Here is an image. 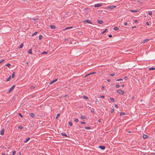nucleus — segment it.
<instances>
[{
    "label": "nucleus",
    "instance_id": "57",
    "mask_svg": "<svg viewBox=\"0 0 155 155\" xmlns=\"http://www.w3.org/2000/svg\"><path fill=\"white\" fill-rule=\"evenodd\" d=\"M127 78V77H125L124 78V79L125 80H126Z\"/></svg>",
    "mask_w": 155,
    "mask_h": 155
},
{
    "label": "nucleus",
    "instance_id": "51",
    "mask_svg": "<svg viewBox=\"0 0 155 155\" xmlns=\"http://www.w3.org/2000/svg\"><path fill=\"white\" fill-rule=\"evenodd\" d=\"M104 88V86H102L101 88V90H103Z\"/></svg>",
    "mask_w": 155,
    "mask_h": 155
},
{
    "label": "nucleus",
    "instance_id": "17",
    "mask_svg": "<svg viewBox=\"0 0 155 155\" xmlns=\"http://www.w3.org/2000/svg\"><path fill=\"white\" fill-rule=\"evenodd\" d=\"M149 39H146L143 41V43H145L147 42V41H149Z\"/></svg>",
    "mask_w": 155,
    "mask_h": 155
},
{
    "label": "nucleus",
    "instance_id": "38",
    "mask_svg": "<svg viewBox=\"0 0 155 155\" xmlns=\"http://www.w3.org/2000/svg\"><path fill=\"white\" fill-rule=\"evenodd\" d=\"M114 109H112L110 111V112H111V113H113V112H114Z\"/></svg>",
    "mask_w": 155,
    "mask_h": 155
},
{
    "label": "nucleus",
    "instance_id": "34",
    "mask_svg": "<svg viewBox=\"0 0 155 155\" xmlns=\"http://www.w3.org/2000/svg\"><path fill=\"white\" fill-rule=\"evenodd\" d=\"M115 75V73H112V74H110V76H114V75Z\"/></svg>",
    "mask_w": 155,
    "mask_h": 155
},
{
    "label": "nucleus",
    "instance_id": "62",
    "mask_svg": "<svg viewBox=\"0 0 155 155\" xmlns=\"http://www.w3.org/2000/svg\"><path fill=\"white\" fill-rule=\"evenodd\" d=\"M70 29V28H69V27H67V28H66L65 29V30H67V29Z\"/></svg>",
    "mask_w": 155,
    "mask_h": 155
},
{
    "label": "nucleus",
    "instance_id": "2",
    "mask_svg": "<svg viewBox=\"0 0 155 155\" xmlns=\"http://www.w3.org/2000/svg\"><path fill=\"white\" fill-rule=\"evenodd\" d=\"M15 86V85H13L10 88V89L9 90V91L7 92V93H9L11 92L12 90L14 89Z\"/></svg>",
    "mask_w": 155,
    "mask_h": 155
},
{
    "label": "nucleus",
    "instance_id": "5",
    "mask_svg": "<svg viewBox=\"0 0 155 155\" xmlns=\"http://www.w3.org/2000/svg\"><path fill=\"white\" fill-rule=\"evenodd\" d=\"M102 5L101 4H95L94 5V7H97L101 6Z\"/></svg>",
    "mask_w": 155,
    "mask_h": 155
},
{
    "label": "nucleus",
    "instance_id": "22",
    "mask_svg": "<svg viewBox=\"0 0 155 155\" xmlns=\"http://www.w3.org/2000/svg\"><path fill=\"white\" fill-rule=\"evenodd\" d=\"M110 100L112 101V102H114V101H115V100L113 98H112V97H110Z\"/></svg>",
    "mask_w": 155,
    "mask_h": 155
},
{
    "label": "nucleus",
    "instance_id": "29",
    "mask_svg": "<svg viewBox=\"0 0 155 155\" xmlns=\"http://www.w3.org/2000/svg\"><path fill=\"white\" fill-rule=\"evenodd\" d=\"M125 114H126L125 113L121 112L120 114V115L121 116L122 115H125Z\"/></svg>",
    "mask_w": 155,
    "mask_h": 155
},
{
    "label": "nucleus",
    "instance_id": "47",
    "mask_svg": "<svg viewBox=\"0 0 155 155\" xmlns=\"http://www.w3.org/2000/svg\"><path fill=\"white\" fill-rule=\"evenodd\" d=\"M148 14L150 15H152V12H149V13H148Z\"/></svg>",
    "mask_w": 155,
    "mask_h": 155
},
{
    "label": "nucleus",
    "instance_id": "7",
    "mask_svg": "<svg viewBox=\"0 0 155 155\" xmlns=\"http://www.w3.org/2000/svg\"><path fill=\"white\" fill-rule=\"evenodd\" d=\"M85 22H86L87 23H89L90 24H92V22L90 20H86L84 21Z\"/></svg>",
    "mask_w": 155,
    "mask_h": 155
},
{
    "label": "nucleus",
    "instance_id": "19",
    "mask_svg": "<svg viewBox=\"0 0 155 155\" xmlns=\"http://www.w3.org/2000/svg\"><path fill=\"white\" fill-rule=\"evenodd\" d=\"M60 115V114L58 113V114H57L56 115V119H57L58 118Z\"/></svg>",
    "mask_w": 155,
    "mask_h": 155
},
{
    "label": "nucleus",
    "instance_id": "28",
    "mask_svg": "<svg viewBox=\"0 0 155 155\" xmlns=\"http://www.w3.org/2000/svg\"><path fill=\"white\" fill-rule=\"evenodd\" d=\"M68 124L71 126H72L73 125V123L71 121H69L68 122Z\"/></svg>",
    "mask_w": 155,
    "mask_h": 155
},
{
    "label": "nucleus",
    "instance_id": "53",
    "mask_svg": "<svg viewBox=\"0 0 155 155\" xmlns=\"http://www.w3.org/2000/svg\"><path fill=\"white\" fill-rule=\"evenodd\" d=\"M108 37L110 38H111L112 37V35H108Z\"/></svg>",
    "mask_w": 155,
    "mask_h": 155
},
{
    "label": "nucleus",
    "instance_id": "8",
    "mask_svg": "<svg viewBox=\"0 0 155 155\" xmlns=\"http://www.w3.org/2000/svg\"><path fill=\"white\" fill-rule=\"evenodd\" d=\"M148 135L146 134H144L143 135V137L144 139H145L148 137Z\"/></svg>",
    "mask_w": 155,
    "mask_h": 155
},
{
    "label": "nucleus",
    "instance_id": "48",
    "mask_svg": "<svg viewBox=\"0 0 155 155\" xmlns=\"http://www.w3.org/2000/svg\"><path fill=\"white\" fill-rule=\"evenodd\" d=\"M35 86H32L31 87V89H35Z\"/></svg>",
    "mask_w": 155,
    "mask_h": 155
},
{
    "label": "nucleus",
    "instance_id": "25",
    "mask_svg": "<svg viewBox=\"0 0 155 155\" xmlns=\"http://www.w3.org/2000/svg\"><path fill=\"white\" fill-rule=\"evenodd\" d=\"M23 46V43H21L19 47V48H22Z\"/></svg>",
    "mask_w": 155,
    "mask_h": 155
},
{
    "label": "nucleus",
    "instance_id": "21",
    "mask_svg": "<svg viewBox=\"0 0 155 155\" xmlns=\"http://www.w3.org/2000/svg\"><path fill=\"white\" fill-rule=\"evenodd\" d=\"M15 72H13L12 73V78H14L15 76Z\"/></svg>",
    "mask_w": 155,
    "mask_h": 155
},
{
    "label": "nucleus",
    "instance_id": "58",
    "mask_svg": "<svg viewBox=\"0 0 155 155\" xmlns=\"http://www.w3.org/2000/svg\"><path fill=\"white\" fill-rule=\"evenodd\" d=\"M91 112H92V113H94V111L92 110H91Z\"/></svg>",
    "mask_w": 155,
    "mask_h": 155
},
{
    "label": "nucleus",
    "instance_id": "41",
    "mask_svg": "<svg viewBox=\"0 0 155 155\" xmlns=\"http://www.w3.org/2000/svg\"><path fill=\"white\" fill-rule=\"evenodd\" d=\"M18 115L20 116L21 117H23V116L22 115V114H21L20 113H19L18 114Z\"/></svg>",
    "mask_w": 155,
    "mask_h": 155
},
{
    "label": "nucleus",
    "instance_id": "9",
    "mask_svg": "<svg viewBox=\"0 0 155 155\" xmlns=\"http://www.w3.org/2000/svg\"><path fill=\"white\" fill-rule=\"evenodd\" d=\"M95 73H96V72H92V73H90L87 74V75H86L85 76V77H86L88 75H91V74H95Z\"/></svg>",
    "mask_w": 155,
    "mask_h": 155
},
{
    "label": "nucleus",
    "instance_id": "32",
    "mask_svg": "<svg viewBox=\"0 0 155 155\" xmlns=\"http://www.w3.org/2000/svg\"><path fill=\"white\" fill-rule=\"evenodd\" d=\"M11 64H6L5 65V66L8 67H9L10 66H11Z\"/></svg>",
    "mask_w": 155,
    "mask_h": 155
},
{
    "label": "nucleus",
    "instance_id": "63",
    "mask_svg": "<svg viewBox=\"0 0 155 155\" xmlns=\"http://www.w3.org/2000/svg\"><path fill=\"white\" fill-rule=\"evenodd\" d=\"M122 87H124V84H122Z\"/></svg>",
    "mask_w": 155,
    "mask_h": 155
},
{
    "label": "nucleus",
    "instance_id": "40",
    "mask_svg": "<svg viewBox=\"0 0 155 155\" xmlns=\"http://www.w3.org/2000/svg\"><path fill=\"white\" fill-rule=\"evenodd\" d=\"M107 29H106L102 33V34H103L105 32L107 31Z\"/></svg>",
    "mask_w": 155,
    "mask_h": 155
},
{
    "label": "nucleus",
    "instance_id": "54",
    "mask_svg": "<svg viewBox=\"0 0 155 155\" xmlns=\"http://www.w3.org/2000/svg\"><path fill=\"white\" fill-rule=\"evenodd\" d=\"M124 25L125 26H126L127 25V23L126 22L124 24Z\"/></svg>",
    "mask_w": 155,
    "mask_h": 155
},
{
    "label": "nucleus",
    "instance_id": "3",
    "mask_svg": "<svg viewBox=\"0 0 155 155\" xmlns=\"http://www.w3.org/2000/svg\"><path fill=\"white\" fill-rule=\"evenodd\" d=\"M117 92L121 94H123L124 93V91H123L120 89H118L117 90Z\"/></svg>",
    "mask_w": 155,
    "mask_h": 155
},
{
    "label": "nucleus",
    "instance_id": "39",
    "mask_svg": "<svg viewBox=\"0 0 155 155\" xmlns=\"http://www.w3.org/2000/svg\"><path fill=\"white\" fill-rule=\"evenodd\" d=\"M76 122H78V118H76L74 120Z\"/></svg>",
    "mask_w": 155,
    "mask_h": 155
},
{
    "label": "nucleus",
    "instance_id": "4",
    "mask_svg": "<svg viewBox=\"0 0 155 155\" xmlns=\"http://www.w3.org/2000/svg\"><path fill=\"white\" fill-rule=\"evenodd\" d=\"M99 147L102 150H104L105 148V147L104 145H100Z\"/></svg>",
    "mask_w": 155,
    "mask_h": 155
},
{
    "label": "nucleus",
    "instance_id": "45",
    "mask_svg": "<svg viewBox=\"0 0 155 155\" xmlns=\"http://www.w3.org/2000/svg\"><path fill=\"white\" fill-rule=\"evenodd\" d=\"M16 151H14L12 153V155H14L16 153Z\"/></svg>",
    "mask_w": 155,
    "mask_h": 155
},
{
    "label": "nucleus",
    "instance_id": "56",
    "mask_svg": "<svg viewBox=\"0 0 155 155\" xmlns=\"http://www.w3.org/2000/svg\"><path fill=\"white\" fill-rule=\"evenodd\" d=\"M111 80L110 79H108L107 80V81L108 82H110V81Z\"/></svg>",
    "mask_w": 155,
    "mask_h": 155
},
{
    "label": "nucleus",
    "instance_id": "13",
    "mask_svg": "<svg viewBox=\"0 0 155 155\" xmlns=\"http://www.w3.org/2000/svg\"><path fill=\"white\" fill-rule=\"evenodd\" d=\"M30 115L31 117H33L35 116V114L33 113H31L29 114Z\"/></svg>",
    "mask_w": 155,
    "mask_h": 155
},
{
    "label": "nucleus",
    "instance_id": "1",
    "mask_svg": "<svg viewBox=\"0 0 155 155\" xmlns=\"http://www.w3.org/2000/svg\"><path fill=\"white\" fill-rule=\"evenodd\" d=\"M116 7V6H115L112 5L110 6L107 7L105 8V9H106L107 8L108 9H112L115 8Z\"/></svg>",
    "mask_w": 155,
    "mask_h": 155
},
{
    "label": "nucleus",
    "instance_id": "42",
    "mask_svg": "<svg viewBox=\"0 0 155 155\" xmlns=\"http://www.w3.org/2000/svg\"><path fill=\"white\" fill-rule=\"evenodd\" d=\"M88 9V8H85L84 9L83 11L84 12H86Z\"/></svg>",
    "mask_w": 155,
    "mask_h": 155
},
{
    "label": "nucleus",
    "instance_id": "18",
    "mask_svg": "<svg viewBox=\"0 0 155 155\" xmlns=\"http://www.w3.org/2000/svg\"><path fill=\"white\" fill-rule=\"evenodd\" d=\"M84 128L85 129H86L87 130H90V129H91L90 127H85Z\"/></svg>",
    "mask_w": 155,
    "mask_h": 155
},
{
    "label": "nucleus",
    "instance_id": "49",
    "mask_svg": "<svg viewBox=\"0 0 155 155\" xmlns=\"http://www.w3.org/2000/svg\"><path fill=\"white\" fill-rule=\"evenodd\" d=\"M5 61L4 60H2L0 61V64L2 63Z\"/></svg>",
    "mask_w": 155,
    "mask_h": 155
},
{
    "label": "nucleus",
    "instance_id": "23",
    "mask_svg": "<svg viewBox=\"0 0 155 155\" xmlns=\"http://www.w3.org/2000/svg\"><path fill=\"white\" fill-rule=\"evenodd\" d=\"M11 76H10L8 78V79L6 80V81H10L11 80Z\"/></svg>",
    "mask_w": 155,
    "mask_h": 155
},
{
    "label": "nucleus",
    "instance_id": "26",
    "mask_svg": "<svg viewBox=\"0 0 155 155\" xmlns=\"http://www.w3.org/2000/svg\"><path fill=\"white\" fill-rule=\"evenodd\" d=\"M38 33L37 31L35 32V33H34L32 35H31V36H33L34 35H36Z\"/></svg>",
    "mask_w": 155,
    "mask_h": 155
},
{
    "label": "nucleus",
    "instance_id": "12",
    "mask_svg": "<svg viewBox=\"0 0 155 155\" xmlns=\"http://www.w3.org/2000/svg\"><path fill=\"white\" fill-rule=\"evenodd\" d=\"M61 134L63 136H64L66 137H68L67 135L65 133H61Z\"/></svg>",
    "mask_w": 155,
    "mask_h": 155
},
{
    "label": "nucleus",
    "instance_id": "15",
    "mask_svg": "<svg viewBox=\"0 0 155 155\" xmlns=\"http://www.w3.org/2000/svg\"><path fill=\"white\" fill-rule=\"evenodd\" d=\"M97 21L98 22L99 24H102L103 23V21L101 20H97Z\"/></svg>",
    "mask_w": 155,
    "mask_h": 155
},
{
    "label": "nucleus",
    "instance_id": "10",
    "mask_svg": "<svg viewBox=\"0 0 155 155\" xmlns=\"http://www.w3.org/2000/svg\"><path fill=\"white\" fill-rule=\"evenodd\" d=\"M30 139V137H28V138L26 139L25 140L24 142V143H26Z\"/></svg>",
    "mask_w": 155,
    "mask_h": 155
},
{
    "label": "nucleus",
    "instance_id": "36",
    "mask_svg": "<svg viewBox=\"0 0 155 155\" xmlns=\"http://www.w3.org/2000/svg\"><path fill=\"white\" fill-rule=\"evenodd\" d=\"M47 53V52H46V51H43L41 53V54H46Z\"/></svg>",
    "mask_w": 155,
    "mask_h": 155
},
{
    "label": "nucleus",
    "instance_id": "14",
    "mask_svg": "<svg viewBox=\"0 0 155 155\" xmlns=\"http://www.w3.org/2000/svg\"><path fill=\"white\" fill-rule=\"evenodd\" d=\"M4 130L3 129L1 131V134L2 135H3L4 134Z\"/></svg>",
    "mask_w": 155,
    "mask_h": 155
},
{
    "label": "nucleus",
    "instance_id": "46",
    "mask_svg": "<svg viewBox=\"0 0 155 155\" xmlns=\"http://www.w3.org/2000/svg\"><path fill=\"white\" fill-rule=\"evenodd\" d=\"M123 81V79H117V81Z\"/></svg>",
    "mask_w": 155,
    "mask_h": 155
},
{
    "label": "nucleus",
    "instance_id": "31",
    "mask_svg": "<svg viewBox=\"0 0 155 155\" xmlns=\"http://www.w3.org/2000/svg\"><path fill=\"white\" fill-rule=\"evenodd\" d=\"M43 38V36L42 35H40L39 36V38L40 40H41V39H42V38Z\"/></svg>",
    "mask_w": 155,
    "mask_h": 155
},
{
    "label": "nucleus",
    "instance_id": "43",
    "mask_svg": "<svg viewBox=\"0 0 155 155\" xmlns=\"http://www.w3.org/2000/svg\"><path fill=\"white\" fill-rule=\"evenodd\" d=\"M100 97L101 98H105V96L104 95H102V96H100Z\"/></svg>",
    "mask_w": 155,
    "mask_h": 155
},
{
    "label": "nucleus",
    "instance_id": "35",
    "mask_svg": "<svg viewBox=\"0 0 155 155\" xmlns=\"http://www.w3.org/2000/svg\"><path fill=\"white\" fill-rule=\"evenodd\" d=\"M83 97L84 99H88V98L87 96H84Z\"/></svg>",
    "mask_w": 155,
    "mask_h": 155
},
{
    "label": "nucleus",
    "instance_id": "61",
    "mask_svg": "<svg viewBox=\"0 0 155 155\" xmlns=\"http://www.w3.org/2000/svg\"><path fill=\"white\" fill-rule=\"evenodd\" d=\"M137 20H135L134 21V22H135V23H137Z\"/></svg>",
    "mask_w": 155,
    "mask_h": 155
},
{
    "label": "nucleus",
    "instance_id": "16",
    "mask_svg": "<svg viewBox=\"0 0 155 155\" xmlns=\"http://www.w3.org/2000/svg\"><path fill=\"white\" fill-rule=\"evenodd\" d=\"M50 27L51 29H54L55 28V26H54V25H51Z\"/></svg>",
    "mask_w": 155,
    "mask_h": 155
},
{
    "label": "nucleus",
    "instance_id": "6",
    "mask_svg": "<svg viewBox=\"0 0 155 155\" xmlns=\"http://www.w3.org/2000/svg\"><path fill=\"white\" fill-rule=\"evenodd\" d=\"M57 80H58V78H57V79H54V80H53L52 81H51V82L49 83V84H53L54 82H56L57 81Z\"/></svg>",
    "mask_w": 155,
    "mask_h": 155
},
{
    "label": "nucleus",
    "instance_id": "37",
    "mask_svg": "<svg viewBox=\"0 0 155 155\" xmlns=\"http://www.w3.org/2000/svg\"><path fill=\"white\" fill-rule=\"evenodd\" d=\"M115 86L117 88H119L120 87V85L119 84H117Z\"/></svg>",
    "mask_w": 155,
    "mask_h": 155
},
{
    "label": "nucleus",
    "instance_id": "44",
    "mask_svg": "<svg viewBox=\"0 0 155 155\" xmlns=\"http://www.w3.org/2000/svg\"><path fill=\"white\" fill-rule=\"evenodd\" d=\"M80 122L82 124H84L86 123L85 122H82V121H80Z\"/></svg>",
    "mask_w": 155,
    "mask_h": 155
},
{
    "label": "nucleus",
    "instance_id": "24",
    "mask_svg": "<svg viewBox=\"0 0 155 155\" xmlns=\"http://www.w3.org/2000/svg\"><path fill=\"white\" fill-rule=\"evenodd\" d=\"M28 53L30 54H32V49H31L30 50H29L28 51Z\"/></svg>",
    "mask_w": 155,
    "mask_h": 155
},
{
    "label": "nucleus",
    "instance_id": "50",
    "mask_svg": "<svg viewBox=\"0 0 155 155\" xmlns=\"http://www.w3.org/2000/svg\"><path fill=\"white\" fill-rule=\"evenodd\" d=\"M115 107H116L117 108H118V105L117 104H115Z\"/></svg>",
    "mask_w": 155,
    "mask_h": 155
},
{
    "label": "nucleus",
    "instance_id": "11",
    "mask_svg": "<svg viewBox=\"0 0 155 155\" xmlns=\"http://www.w3.org/2000/svg\"><path fill=\"white\" fill-rule=\"evenodd\" d=\"M130 11L132 12H137L138 11V10H130Z\"/></svg>",
    "mask_w": 155,
    "mask_h": 155
},
{
    "label": "nucleus",
    "instance_id": "27",
    "mask_svg": "<svg viewBox=\"0 0 155 155\" xmlns=\"http://www.w3.org/2000/svg\"><path fill=\"white\" fill-rule=\"evenodd\" d=\"M114 29L115 31H117L119 30V28L117 27H115L114 28Z\"/></svg>",
    "mask_w": 155,
    "mask_h": 155
},
{
    "label": "nucleus",
    "instance_id": "59",
    "mask_svg": "<svg viewBox=\"0 0 155 155\" xmlns=\"http://www.w3.org/2000/svg\"><path fill=\"white\" fill-rule=\"evenodd\" d=\"M146 24L148 25H149V24L148 22H146Z\"/></svg>",
    "mask_w": 155,
    "mask_h": 155
},
{
    "label": "nucleus",
    "instance_id": "55",
    "mask_svg": "<svg viewBox=\"0 0 155 155\" xmlns=\"http://www.w3.org/2000/svg\"><path fill=\"white\" fill-rule=\"evenodd\" d=\"M98 122H101V124L102 123V122H101V120H100V119H99V120H98Z\"/></svg>",
    "mask_w": 155,
    "mask_h": 155
},
{
    "label": "nucleus",
    "instance_id": "64",
    "mask_svg": "<svg viewBox=\"0 0 155 155\" xmlns=\"http://www.w3.org/2000/svg\"><path fill=\"white\" fill-rule=\"evenodd\" d=\"M2 155H5V153H2Z\"/></svg>",
    "mask_w": 155,
    "mask_h": 155
},
{
    "label": "nucleus",
    "instance_id": "20",
    "mask_svg": "<svg viewBox=\"0 0 155 155\" xmlns=\"http://www.w3.org/2000/svg\"><path fill=\"white\" fill-rule=\"evenodd\" d=\"M155 69V68H153V67L150 68L149 69V70H154Z\"/></svg>",
    "mask_w": 155,
    "mask_h": 155
},
{
    "label": "nucleus",
    "instance_id": "30",
    "mask_svg": "<svg viewBox=\"0 0 155 155\" xmlns=\"http://www.w3.org/2000/svg\"><path fill=\"white\" fill-rule=\"evenodd\" d=\"M81 119H85V117L83 115L81 117Z\"/></svg>",
    "mask_w": 155,
    "mask_h": 155
},
{
    "label": "nucleus",
    "instance_id": "33",
    "mask_svg": "<svg viewBox=\"0 0 155 155\" xmlns=\"http://www.w3.org/2000/svg\"><path fill=\"white\" fill-rule=\"evenodd\" d=\"M23 128V127L22 126H20L18 127V128L19 129H22Z\"/></svg>",
    "mask_w": 155,
    "mask_h": 155
},
{
    "label": "nucleus",
    "instance_id": "60",
    "mask_svg": "<svg viewBox=\"0 0 155 155\" xmlns=\"http://www.w3.org/2000/svg\"><path fill=\"white\" fill-rule=\"evenodd\" d=\"M134 100V97H132V98H131V100L132 101H133Z\"/></svg>",
    "mask_w": 155,
    "mask_h": 155
},
{
    "label": "nucleus",
    "instance_id": "52",
    "mask_svg": "<svg viewBox=\"0 0 155 155\" xmlns=\"http://www.w3.org/2000/svg\"><path fill=\"white\" fill-rule=\"evenodd\" d=\"M128 133H129V134H130V133H133V132L131 131H129L128 132Z\"/></svg>",
    "mask_w": 155,
    "mask_h": 155
}]
</instances>
